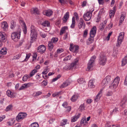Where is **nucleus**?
<instances>
[{"label": "nucleus", "mask_w": 127, "mask_h": 127, "mask_svg": "<svg viewBox=\"0 0 127 127\" xmlns=\"http://www.w3.org/2000/svg\"><path fill=\"white\" fill-rule=\"evenodd\" d=\"M30 77L27 74H25L23 77L22 80L23 81L25 82L29 78H30Z\"/></svg>", "instance_id": "obj_43"}, {"label": "nucleus", "mask_w": 127, "mask_h": 127, "mask_svg": "<svg viewBox=\"0 0 127 127\" xmlns=\"http://www.w3.org/2000/svg\"><path fill=\"white\" fill-rule=\"evenodd\" d=\"M90 37L88 39V40L90 41L91 43L92 42H93L94 40V37H92V36H90Z\"/></svg>", "instance_id": "obj_59"}, {"label": "nucleus", "mask_w": 127, "mask_h": 127, "mask_svg": "<svg viewBox=\"0 0 127 127\" xmlns=\"http://www.w3.org/2000/svg\"><path fill=\"white\" fill-rule=\"evenodd\" d=\"M96 58L95 56H92L89 61L87 65V70L90 71L91 69L92 68L95 63V59Z\"/></svg>", "instance_id": "obj_3"}, {"label": "nucleus", "mask_w": 127, "mask_h": 127, "mask_svg": "<svg viewBox=\"0 0 127 127\" xmlns=\"http://www.w3.org/2000/svg\"><path fill=\"white\" fill-rule=\"evenodd\" d=\"M64 50L62 48L58 49L57 50V53H60L63 51Z\"/></svg>", "instance_id": "obj_60"}, {"label": "nucleus", "mask_w": 127, "mask_h": 127, "mask_svg": "<svg viewBox=\"0 0 127 127\" xmlns=\"http://www.w3.org/2000/svg\"><path fill=\"white\" fill-rule=\"evenodd\" d=\"M69 84L70 83L69 82L66 81L60 86V87L61 88H63L68 86Z\"/></svg>", "instance_id": "obj_27"}, {"label": "nucleus", "mask_w": 127, "mask_h": 127, "mask_svg": "<svg viewBox=\"0 0 127 127\" xmlns=\"http://www.w3.org/2000/svg\"><path fill=\"white\" fill-rule=\"evenodd\" d=\"M84 107L83 105H81L79 107V109L82 111L84 109Z\"/></svg>", "instance_id": "obj_61"}, {"label": "nucleus", "mask_w": 127, "mask_h": 127, "mask_svg": "<svg viewBox=\"0 0 127 127\" xmlns=\"http://www.w3.org/2000/svg\"><path fill=\"white\" fill-rule=\"evenodd\" d=\"M112 94V92H108L106 94V95L107 96H109L111 95Z\"/></svg>", "instance_id": "obj_64"}, {"label": "nucleus", "mask_w": 127, "mask_h": 127, "mask_svg": "<svg viewBox=\"0 0 127 127\" xmlns=\"http://www.w3.org/2000/svg\"><path fill=\"white\" fill-rule=\"evenodd\" d=\"M122 66H124L127 63V55L123 59L122 61Z\"/></svg>", "instance_id": "obj_26"}, {"label": "nucleus", "mask_w": 127, "mask_h": 127, "mask_svg": "<svg viewBox=\"0 0 127 127\" xmlns=\"http://www.w3.org/2000/svg\"><path fill=\"white\" fill-rule=\"evenodd\" d=\"M31 12L34 14H38L39 13V11L38 9L37 8H33L31 10Z\"/></svg>", "instance_id": "obj_31"}, {"label": "nucleus", "mask_w": 127, "mask_h": 127, "mask_svg": "<svg viewBox=\"0 0 127 127\" xmlns=\"http://www.w3.org/2000/svg\"><path fill=\"white\" fill-rule=\"evenodd\" d=\"M125 33L124 32H121L118 37L116 46L118 47L120 46V44L123 41L124 38Z\"/></svg>", "instance_id": "obj_5"}, {"label": "nucleus", "mask_w": 127, "mask_h": 127, "mask_svg": "<svg viewBox=\"0 0 127 127\" xmlns=\"http://www.w3.org/2000/svg\"><path fill=\"white\" fill-rule=\"evenodd\" d=\"M47 84V80H45L43 81L42 83V86H46Z\"/></svg>", "instance_id": "obj_56"}, {"label": "nucleus", "mask_w": 127, "mask_h": 127, "mask_svg": "<svg viewBox=\"0 0 127 127\" xmlns=\"http://www.w3.org/2000/svg\"><path fill=\"white\" fill-rule=\"evenodd\" d=\"M0 53L3 55H5L7 53L6 49L5 48H2L0 52Z\"/></svg>", "instance_id": "obj_41"}, {"label": "nucleus", "mask_w": 127, "mask_h": 127, "mask_svg": "<svg viewBox=\"0 0 127 127\" xmlns=\"http://www.w3.org/2000/svg\"><path fill=\"white\" fill-rule=\"evenodd\" d=\"M120 80V79L119 77L118 76L116 77L114 79V81L112 82L116 84H117L118 85V84L119 83V81Z\"/></svg>", "instance_id": "obj_38"}, {"label": "nucleus", "mask_w": 127, "mask_h": 127, "mask_svg": "<svg viewBox=\"0 0 127 127\" xmlns=\"http://www.w3.org/2000/svg\"><path fill=\"white\" fill-rule=\"evenodd\" d=\"M61 92H60L54 93L52 94V95L53 97H55L56 96H58L59 95H61Z\"/></svg>", "instance_id": "obj_48"}, {"label": "nucleus", "mask_w": 127, "mask_h": 127, "mask_svg": "<svg viewBox=\"0 0 127 127\" xmlns=\"http://www.w3.org/2000/svg\"><path fill=\"white\" fill-rule=\"evenodd\" d=\"M38 124L36 122L33 123L31 124V127H38Z\"/></svg>", "instance_id": "obj_50"}, {"label": "nucleus", "mask_w": 127, "mask_h": 127, "mask_svg": "<svg viewBox=\"0 0 127 127\" xmlns=\"http://www.w3.org/2000/svg\"><path fill=\"white\" fill-rule=\"evenodd\" d=\"M37 71V69H34L32 70V71L30 73L29 76L30 77H32L35 74V73H36Z\"/></svg>", "instance_id": "obj_40"}, {"label": "nucleus", "mask_w": 127, "mask_h": 127, "mask_svg": "<svg viewBox=\"0 0 127 127\" xmlns=\"http://www.w3.org/2000/svg\"><path fill=\"white\" fill-rule=\"evenodd\" d=\"M106 58L105 56L101 55L99 59V64L104 65L106 64Z\"/></svg>", "instance_id": "obj_8"}, {"label": "nucleus", "mask_w": 127, "mask_h": 127, "mask_svg": "<svg viewBox=\"0 0 127 127\" xmlns=\"http://www.w3.org/2000/svg\"><path fill=\"white\" fill-rule=\"evenodd\" d=\"M30 55L31 54L30 53L28 54H27L26 57V59H25L24 61H27L30 58Z\"/></svg>", "instance_id": "obj_58"}, {"label": "nucleus", "mask_w": 127, "mask_h": 127, "mask_svg": "<svg viewBox=\"0 0 127 127\" xmlns=\"http://www.w3.org/2000/svg\"><path fill=\"white\" fill-rule=\"evenodd\" d=\"M85 25V23L84 22V21L83 19L82 18H80L78 22V26L79 29H81L82 28L83 26Z\"/></svg>", "instance_id": "obj_17"}, {"label": "nucleus", "mask_w": 127, "mask_h": 127, "mask_svg": "<svg viewBox=\"0 0 127 127\" xmlns=\"http://www.w3.org/2000/svg\"><path fill=\"white\" fill-rule=\"evenodd\" d=\"M125 17V15L124 14H122L121 15L120 17V18L119 22V25H121L124 21V19Z\"/></svg>", "instance_id": "obj_24"}, {"label": "nucleus", "mask_w": 127, "mask_h": 127, "mask_svg": "<svg viewBox=\"0 0 127 127\" xmlns=\"http://www.w3.org/2000/svg\"><path fill=\"white\" fill-rule=\"evenodd\" d=\"M98 1L99 5H103L104 3V0H98Z\"/></svg>", "instance_id": "obj_55"}, {"label": "nucleus", "mask_w": 127, "mask_h": 127, "mask_svg": "<svg viewBox=\"0 0 127 127\" xmlns=\"http://www.w3.org/2000/svg\"><path fill=\"white\" fill-rule=\"evenodd\" d=\"M102 90H101L96 95L95 98V101L97 102L99 99L102 95Z\"/></svg>", "instance_id": "obj_20"}, {"label": "nucleus", "mask_w": 127, "mask_h": 127, "mask_svg": "<svg viewBox=\"0 0 127 127\" xmlns=\"http://www.w3.org/2000/svg\"><path fill=\"white\" fill-rule=\"evenodd\" d=\"M15 121L13 118H11L9 120L7 123L9 126H12L14 124Z\"/></svg>", "instance_id": "obj_32"}, {"label": "nucleus", "mask_w": 127, "mask_h": 127, "mask_svg": "<svg viewBox=\"0 0 127 127\" xmlns=\"http://www.w3.org/2000/svg\"><path fill=\"white\" fill-rule=\"evenodd\" d=\"M31 43H32L36 39L37 37V32L34 27L32 25L31 27Z\"/></svg>", "instance_id": "obj_1"}, {"label": "nucleus", "mask_w": 127, "mask_h": 127, "mask_svg": "<svg viewBox=\"0 0 127 127\" xmlns=\"http://www.w3.org/2000/svg\"><path fill=\"white\" fill-rule=\"evenodd\" d=\"M115 12L113 11V10H111L109 12V16L111 18L112 16L113 17L115 15Z\"/></svg>", "instance_id": "obj_46"}, {"label": "nucleus", "mask_w": 127, "mask_h": 127, "mask_svg": "<svg viewBox=\"0 0 127 127\" xmlns=\"http://www.w3.org/2000/svg\"><path fill=\"white\" fill-rule=\"evenodd\" d=\"M27 114L25 113H19L16 117V121L19 122L22 120L26 117Z\"/></svg>", "instance_id": "obj_6"}, {"label": "nucleus", "mask_w": 127, "mask_h": 127, "mask_svg": "<svg viewBox=\"0 0 127 127\" xmlns=\"http://www.w3.org/2000/svg\"><path fill=\"white\" fill-rule=\"evenodd\" d=\"M81 114L79 113L77 115H76L72 117L71 118V121L72 122H74L76 121L78 118L80 116Z\"/></svg>", "instance_id": "obj_21"}, {"label": "nucleus", "mask_w": 127, "mask_h": 127, "mask_svg": "<svg viewBox=\"0 0 127 127\" xmlns=\"http://www.w3.org/2000/svg\"><path fill=\"white\" fill-rule=\"evenodd\" d=\"M88 33V30H85L84 32L83 36L84 37H86Z\"/></svg>", "instance_id": "obj_57"}, {"label": "nucleus", "mask_w": 127, "mask_h": 127, "mask_svg": "<svg viewBox=\"0 0 127 127\" xmlns=\"http://www.w3.org/2000/svg\"><path fill=\"white\" fill-rule=\"evenodd\" d=\"M30 84L29 83L28 84H25L22 85L20 88L19 89V90H23L25 88H26L28 87H30Z\"/></svg>", "instance_id": "obj_29"}, {"label": "nucleus", "mask_w": 127, "mask_h": 127, "mask_svg": "<svg viewBox=\"0 0 127 127\" xmlns=\"http://www.w3.org/2000/svg\"><path fill=\"white\" fill-rule=\"evenodd\" d=\"M22 22L23 23V24L24 25V28L23 29V31L24 32V33L25 34H26L27 32V27L26 25V24H25V23L23 21H22Z\"/></svg>", "instance_id": "obj_44"}, {"label": "nucleus", "mask_w": 127, "mask_h": 127, "mask_svg": "<svg viewBox=\"0 0 127 127\" xmlns=\"http://www.w3.org/2000/svg\"><path fill=\"white\" fill-rule=\"evenodd\" d=\"M118 85L117 84L112 83L111 85L109 86V88L110 89L113 90L114 92H115L116 91L115 89L117 87Z\"/></svg>", "instance_id": "obj_19"}, {"label": "nucleus", "mask_w": 127, "mask_h": 127, "mask_svg": "<svg viewBox=\"0 0 127 127\" xmlns=\"http://www.w3.org/2000/svg\"><path fill=\"white\" fill-rule=\"evenodd\" d=\"M41 24L43 26L44 28V29L47 30V28H45V27H50V22L47 20H45L43 22L41 23Z\"/></svg>", "instance_id": "obj_16"}, {"label": "nucleus", "mask_w": 127, "mask_h": 127, "mask_svg": "<svg viewBox=\"0 0 127 127\" xmlns=\"http://www.w3.org/2000/svg\"><path fill=\"white\" fill-rule=\"evenodd\" d=\"M78 60L77 59H76L69 66L66 65L63 67V69L65 70H67L68 69L72 70L73 68H75L78 64Z\"/></svg>", "instance_id": "obj_2"}, {"label": "nucleus", "mask_w": 127, "mask_h": 127, "mask_svg": "<svg viewBox=\"0 0 127 127\" xmlns=\"http://www.w3.org/2000/svg\"><path fill=\"white\" fill-rule=\"evenodd\" d=\"M95 82V81L93 80H90L89 82L88 85L89 87L91 88H94L95 87V85L94 83Z\"/></svg>", "instance_id": "obj_28"}, {"label": "nucleus", "mask_w": 127, "mask_h": 127, "mask_svg": "<svg viewBox=\"0 0 127 127\" xmlns=\"http://www.w3.org/2000/svg\"><path fill=\"white\" fill-rule=\"evenodd\" d=\"M58 40V38L56 37H53L51 39V41H50L52 43H56Z\"/></svg>", "instance_id": "obj_39"}, {"label": "nucleus", "mask_w": 127, "mask_h": 127, "mask_svg": "<svg viewBox=\"0 0 127 127\" xmlns=\"http://www.w3.org/2000/svg\"><path fill=\"white\" fill-rule=\"evenodd\" d=\"M46 49V47L45 45H41L38 47L37 51V52L42 54L45 51Z\"/></svg>", "instance_id": "obj_10"}, {"label": "nucleus", "mask_w": 127, "mask_h": 127, "mask_svg": "<svg viewBox=\"0 0 127 127\" xmlns=\"http://www.w3.org/2000/svg\"><path fill=\"white\" fill-rule=\"evenodd\" d=\"M67 121V119H63L62 120V122H61V126H63L65 125Z\"/></svg>", "instance_id": "obj_49"}, {"label": "nucleus", "mask_w": 127, "mask_h": 127, "mask_svg": "<svg viewBox=\"0 0 127 127\" xmlns=\"http://www.w3.org/2000/svg\"><path fill=\"white\" fill-rule=\"evenodd\" d=\"M20 32H18L12 33L11 34V37L14 41H16L20 39Z\"/></svg>", "instance_id": "obj_7"}, {"label": "nucleus", "mask_w": 127, "mask_h": 127, "mask_svg": "<svg viewBox=\"0 0 127 127\" xmlns=\"http://www.w3.org/2000/svg\"><path fill=\"white\" fill-rule=\"evenodd\" d=\"M69 17V13L67 12L64 14L63 18L62 19L63 22L65 23L67 21Z\"/></svg>", "instance_id": "obj_23"}, {"label": "nucleus", "mask_w": 127, "mask_h": 127, "mask_svg": "<svg viewBox=\"0 0 127 127\" xmlns=\"http://www.w3.org/2000/svg\"><path fill=\"white\" fill-rule=\"evenodd\" d=\"M43 13L44 15L50 17L52 15L53 11L50 10H48L44 11Z\"/></svg>", "instance_id": "obj_15"}, {"label": "nucleus", "mask_w": 127, "mask_h": 127, "mask_svg": "<svg viewBox=\"0 0 127 127\" xmlns=\"http://www.w3.org/2000/svg\"><path fill=\"white\" fill-rule=\"evenodd\" d=\"M42 93L41 92L39 91L35 92L34 94V96H37L41 95Z\"/></svg>", "instance_id": "obj_54"}, {"label": "nucleus", "mask_w": 127, "mask_h": 127, "mask_svg": "<svg viewBox=\"0 0 127 127\" xmlns=\"http://www.w3.org/2000/svg\"><path fill=\"white\" fill-rule=\"evenodd\" d=\"M85 80L83 78L79 79L77 80V82L79 84L83 83L84 82Z\"/></svg>", "instance_id": "obj_52"}, {"label": "nucleus", "mask_w": 127, "mask_h": 127, "mask_svg": "<svg viewBox=\"0 0 127 127\" xmlns=\"http://www.w3.org/2000/svg\"><path fill=\"white\" fill-rule=\"evenodd\" d=\"M48 48L49 50L51 51L53 48V43L50 41L48 42Z\"/></svg>", "instance_id": "obj_33"}, {"label": "nucleus", "mask_w": 127, "mask_h": 127, "mask_svg": "<svg viewBox=\"0 0 127 127\" xmlns=\"http://www.w3.org/2000/svg\"><path fill=\"white\" fill-rule=\"evenodd\" d=\"M79 47L78 46L74 45L72 44H71L69 47L70 50L75 53H77L78 51Z\"/></svg>", "instance_id": "obj_9"}, {"label": "nucleus", "mask_w": 127, "mask_h": 127, "mask_svg": "<svg viewBox=\"0 0 127 127\" xmlns=\"http://www.w3.org/2000/svg\"><path fill=\"white\" fill-rule=\"evenodd\" d=\"M78 97V96L76 95H73L70 99L73 102H74L76 101Z\"/></svg>", "instance_id": "obj_34"}, {"label": "nucleus", "mask_w": 127, "mask_h": 127, "mask_svg": "<svg viewBox=\"0 0 127 127\" xmlns=\"http://www.w3.org/2000/svg\"><path fill=\"white\" fill-rule=\"evenodd\" d=\"M118 53V50H113V56L116 57Z\"/></svg>", "instance_id": "obj_51"}, {"label": "nucleus", "mask_w": 127, "mask_h": 127, "mask_svg": "<svg viewBox=\"0 0 127 127\" xmlns=\"http://www.w3.org/2000/svg\"><path fill=\"white\" fill-rule=\"evenodd\" d=\"M13 106L12 105H10L7 106L6 109L5 110L6 112L11 111L12 110Z\"/></svg>", "instance_id": "obj_37"}, {"label": "nucleus", "mask_w": 127, "mask_h": 127, "mask_svg": "<svg viewBox=\"0 0 127 127\" xmlns=\"http://www.w3.org/2000/svg\"><path fill=\"white\" fill-rule=\"evenodd\" d=\"M80 124L85 126L87 125L88 122H87L86 118H83L81 120Z\"/></svg>", "instance_id": "obj_30"}, {"label": "nucleus", "mask_w": 127, "mask_h": 127, "mask_svg": "<svg viewBox=\"0 0 127 127\" xmlns=\"http://www.w3.org/2000/svg\"><path fill=\"white\" fill-rule=\"evenodd\" d=\"M124 84L127 86V75L126 77L124 82Z\"/></svg>", "instance_id": "obj_63"}, {"label": "nucleus", "mask_w": 127, "mask_h": 127, "mask_svg": "<svg viewBox=\"0 0 127 127\" xmlns=\"http://www.w3.org/2000/svg\"><path fill=\"white\" fill-rule=\"evenodd\" d=\"M75 19L74 17H73L72 19V23L71 25L70 28H74L75 27Z\"/></svg>", "instance_id": "obj_35"}, {"label": "nucleus", "mask_w": 127, "mask_h": 127, "mask_svg": "<svg viewBox=\"0 0 127 127\" xmlns=\"http://www.w3.org/2000/svg\"><path fill=\"white\" fill-rule=\"evenodd\" d=\"M127 100V97L126 96H124L120 104V106L123 108H124L126 105V103Z\"/></svg>", "instance_id": "obj_14"}, {"label": "nucleus", "mask_w": 127, "mask_h": 127, "mask_svg": "<svg viewBox=\"0 0 127 127\" xmlns=\"http://www.w3.org/2000/svg\"><path fill=\"white\" fill-rule=\"evenodd\" d=\"M6 40V38L5 33L4 32H0V41L5 42Z\"/></svg>", "instance_id": "obj_12"}, {"label": "nucleus", "mask_w": 127, "mask_h": 127, "mask_svg": "<svg viewBox=\"0 0 127 127\" xmlns=\"http://www.w3.org/2000/svg\"><path fill=\"white\" fill-rule=\"evenodd\" d=\"M8 24L7 22L5 21L1 23V27L4 31H6L8 30Z\"/></svg>", "instance_id": "obj_18"}, {"label": "nucleus", "mask_w": 127, "mask_h": 127, "mask_svg": "<svg viewBox=\"0 0 127 127\" xmlns=\"http://www.w3.org/2000/svg\"><path fill=\"white\" fill-rule=\"evenodd\" d=\"M108 127H120V126L118 125H110Z\"/></svg>", "instance_id": "obj_62"}, {"label": "nucleus", "mask_w": 127, "mask_h": 127, "mask_svg": "<svg viewBox=\"0 0 127 127\" xmlns=\"http://www.w3.org/2000/svg\"><path fill=\"white\" fill-rule=\"evenodd\" d=\"M16 26V23L14 21L12 20L11 22L10 28L11 29H13Z\"/></svg>", "instance_id": "obj_45"}, {"label": "nucleus", "mask_w": 127, "mask_h": 127, "mask_svg": "<svg viewBox=\"0 0 127 127\" xmlns=\"http://www.w3.org/2000/svg\"><path fill=\"white\" fill-rule=\"evenodd\" d=\"M49 71V68L47 67L44 69L43 71L42 72V74H47Z\"/></svg>", "instance_id": "obj_53"}, {"label": "nucleus", "mask_w": 127, "mask_h": 127, "mask_svg": "<svg viewBox=\"0 0 127 127\" xmlns=\"http://www.w3.org/2000/svg\"><path fill=\"white\" fill-rule=\"evenodd\" d=\"M111 81V77L109 75L107 76L102 81V85L106 86L110 83Z\"/></svg>", "instance_id": "obj_11"}, {"label": "nucleus", "mask_w": 127, "mask_h": 127, "mask_svg": "<svg viewBox=\"0 0 127 127\" xmlns=\"http://www.w3.org/2000/svg\"><path fill=\"white\" fill-rule=\"evenodd\" d=\"M107 23V20H105L102 23L100 24L99 26V28L100 30L103 31V30Z\"/></svg>", "instance_id": "obj_22"}, {"label": "nucleus", "mask_w": 127, "mask_h": 127, "mask_svg": "<svg viewBox=\"0 0 127 127\" xmlns=\"http://www.w3.org/2000/svg\"><path fill=\"white\" fill-rule=\"evenodd\" d=\"M96 26H94L91 29L90 32V36L94 37L96 33Z\"/></svg>", "instance_id": "obj_13"}, {"label": "nucleus", "mask_w": 127, "mask_h": 127, "mask_svg": "<svg viewBox=\"0 0 127 127\" xmlns=\"http://www.w3.org/2000/svg\"><path fill=\"white\" fill-rule=\"evenodd\" d=\"M68 28L67 26H64L62 28L60 31V34L62 35L66 31L68 30Z\"/></svg>", "instance_id": "obj_25"}, {"label": "nucleus", "mask_w": 127, "mask_h": 127, "mask_svg": "<svg viewBox=\"0 0 127 127\" xmlns=\"http://www.w3.org/2000/svg\"><path fill=\"white\" fill-rule=\"evenodd\" d=\"M119 111L118 110V108L115 107L113 110L112 112H110V114L112 115L113 114H115Z\"/></svg>", "instance_id": "obj_42"}, {"label": "nucleus", "mask_w": 127, "mask_h": 127, "mask_svg": "<svg viewBox=\"0 0 127 127\" xmlns=\"http://www.w3.org/2000/svg\"><path fill=\"white\" fill-rule=\"evenodd\" d=\"M6 94L8 96L10 97H14L13 93L9 90L7 91Z\"/></svg>", "instance_id": "obj_36"}, {"label": "nucleus", "mask_w": 127, "mask_h": 127, "mask_svg": "<svg viewBox=\"0 0 127 127\" xmlns=\"http://www.w3.org/2000/svg\"><path fill=\"white\" fill-rule=\"evenodd\" d=\"M71 58V55H69L67 57H65L63 60L64 61H66L69 60Z\"/></svg>", "instance_id": "obj_47"}, {"label": "nucleus", "mask_w": 127, "mask_h": 127, "mask_svg": "<svg viewBox=\"0 0 127 127\" xmlns=\"http://www.w3.org/2000/svg\"><path fill=\"white\" fill-rule=\"evenodd\" d=\"M94 9L92 8L91 10L87 12L83 15V17L84 19L86 21H88L90 20L92 16V14L94 11Z\"/></svg>", "instance_id": "obj_4"}]
</instances>
